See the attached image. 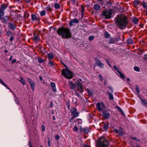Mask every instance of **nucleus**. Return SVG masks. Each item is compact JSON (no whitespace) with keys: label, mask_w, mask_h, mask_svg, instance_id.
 <instances>
[{"label":"nucleus","mask_w":147,"mask_h":147,"mask_svg":"<svg viewBox=\"0 0 147 147\" xmlns=\"http://www.w3.org/2000/svg\"><path fill=\"white\" fill-rule=\"evenodd\" d=\"M127 42L129 44H132L133 43L132 40L131 38H129L127 40Z\"/></svg>","instance_id":"nucleus-44"},{"label":"nucleus","mask_w":147,"mask_h":147,"mask_svg":"<svg viewBox=\"0 0 147 147\" xmlns=\"http://www.w3.org/2000/svg\"><path fill=\"white\" fill-rule=\"evenodd\" d=\"M136 88V91L137 92V93L138 94H139L140 93V89L138 87V86H137L136 85L135 86Z\"/></svg>","instance_id":"nucleus-37"},{"label":"nucleus","mask_w":147,"mask_h":147,"mask_svg":"<svg viewBox=\"0 0 147 147\" xmlns=\"http://www.w3.org/2000/svg\"><path fill=\"white\" fill-rule=\"evenodd\" d=\"M67 107L68 109H69L70 106L69 103H67Z\"/></svg>","instance_id":"nucleus-62"},{"label":"nucleus","mask_w":147,"mask_h":147,"mask_svg":"<svg viewBox=\"0 0 147 147\" xmlns=\"http://www.w3.org/2000/svg\"><path fill=\"white\" fill-rule=\"evenodd\" d=\"M38 61L40 63H42L44 61V60H43V59H40V58H38Z\"/></svg>","instance_id":"nucleus-51"},{"label":"nucleus","mask_w":147,"mask_h":147,"mask_svg":"<svg viewBox=\"0 0 147 147\" xmlns=\"http://www.w3.org/2000/svg\"><path fill=\"white\" fill-rule=\"evenodd\" d=\"M93 8L95 10H98L100 9V5L97 4L93 6Z\"/></svg>","instance_id":"nucleus-17"},{"label":"nucleus","mask_w":147,"mask_h":147,"mask_svg":"<svg viewBox=\"0 0 147 147\" xmlns=\"http://www.w3.org/2000/svg\"><path fill=\"white\" fill-rule=\"evenodd\" d=\"M20 78H21V80H20L19 81L20 82H21L23 85H25V81L24 80V79H23L21 77Z\"/></svg>","instance_id":"nucleus-38"},{"label":"nucleus","mask_w":147,"mask_h":147,"mask_svg":"<svg viewBox=\"0 0 147 147\" xmlns=\"http://www.w3.org/2000/svg\"><path fill=\"white\" fill-rule=\"evenodd\" d=\"M138 21V18L136 17H134L133 19V23L135 24H136Z\"/></svg>","instance_id":"nucleus-21"},{"label":"nucleus","mask_w":147,"mask_h":147,"mask_svg":"<svg viewBox=\"0 0 147 147\" xmlns=\"http://www.w3.org/2000/svg\"><path fill=\"white\" fill-rule=\"evenodd\" d=\"M109 43H114L115 42V39L113 38H111L109 41Z\"/></svg>","instance_id":"nucleus-28"},{"label":"nucleus","mask_w":147,"mask_h":147,"mask_svg":"<svg viewBox=\"0 0 147 147\" xmlns=\"http://www.w3.org/2000/svg\"><path fill=\"white\" fill-rule=\"evenodd\" d=\"M69 85L70 88L71 89L74 90V88L76 87V82L75 83V84H74L71 81L69 82Z\"/></svg>","instance_id":"nucleus-11"},{"label":"nucleus","mask_w":147,"mask_h":147,"mask_svg":"<svg viewBox=\"0 0 147 147\" xmlns=\"http://www.w3.org/2000/svg\"><path fill=\"white\" fill-rule=\"evenodd\" d=\"M32 39L33 40L35 41H38L39 40L40 38L38 34L34 33L33 37Z\"/></svg>","instance_id":"nucleus-12"},{"label":"nucleus","mask_w":147,"mask_h":147,"mask_svg":"<svg viewBox=\"0 0 147 147\" xmlns=\"http://www.w3.org/2000/svg\"><path fill=\"white\" fill-rule=\"evenodd\" d=\"M48 56L49 58L51 59H52L54 57L53 54L51 53H48Z\"/></svg>","instance_id":"nucleus-32"},{"label":"nucleus","mask_w":147,"mask_h":147,"mask_svg":"<svg viewBox=\"0 0 147 147\" xmlns=\"http://www.w3.org/2000/svg\"><path fill=\"white\" fill-rule=\"evenodd\" d=\"M45 10L47 11H50L51 10V8L48 6L45 8Z\"/></svg>","instance_id":"nucleus-46"},{"label":"nucleus","mask_w":147,"mask_h":147,"mask_svg":"<svg viewBox=\"0 0 147 147\" xmlns=\"http://www.w3.org/2000/svg\"><path fill=\"white\" fill-rule=\"evenodd\" d=\"M1 20L3 21V22H8L9 21V19L8 17L7 16H4L3 18L2 17V19Z\"/></svg>","instance_id":"nucleus-13"},{"label":"nucleus","mask_w":147,"mask_h":147,"mask_svg":"<svg viewBox=\"0 0 147 147\" xmlns=\"http://www.w3.org/2000/svg\"><path fill=\"white\" fill-rule=\"evenodd\" d=\"M142 5L144 8H146L147 7V6L145 3L143 2V3Z\"/></svg>","instance_id":"nucleus-54"},{"label":"nucleus","mask_w":147,"mask_h":147,"mask_svg":"<svg viewBox=\"0 0 147 147\" xmlns=\"http://www.w3.org/2000/svg\"><path fill=\"white\" fill-rule=\"evenodd\" d=\"M131 138L133 140H138V141H139V140L136 137H131Z\"/></svg>","instance_id":"nucleus-53"},{"label":"nucleus","mask_w":147,"mask_h":147,"mask_svg":"<svg viewBox=\"0 0 147 147\" xmlns=\"http://www.w3.org/2000/svg\"><path fill=\"white\" fill-rule=\"evenodd\" d=\"M109 140L104 137H100L98 138L97 141L96 146L97 147H108Z\"/></svg>","instance_id":"nucleus-4"},{"label":"nucleus","mask_w":147,"mask_h":147,"mask_svg":"<svg viewBox=\"0 0 147 147\" xmlns=\"http://www.w3.org/2000/svg\"><path fill=\"white\" fill-rule=\"evenodd\" d=\"M16 27V26L12 22H9L8 23V27L10 29L13 30Z\"/></svg>","instance_id":"nucleus-9"},{"label":"nucleus","mask_w":147,"mask_h":147,"mask_svg":"<svg viewBox=\"0 0 147 147\" xmlns=\"http://www.w3.org/2000/svg\"><path fill=\"white\" fill-rule=\"evenodd\" d=\"M99 79L101 81H102L103 78L102 76L101 75V74L99 75Z\"/></svg>","instance_id":"nucleus-52"},{"label":"nucleus","mask_w":147,"mask_h":147,"mask_svg":"<svg viewBox=\"0 0 147 147\" xmlns=\"http://www.w3.org/2000/svg\"><path fill=\"white\" fill-rule=\"evenodd\" d=\"M115 19V24L120 30L125 28L129 23L127 17L124 15H120Z\"/></svg>","instance_id":"nucleus-1"},{"label":"nucleus","mask_w":147,"mask_h":147,"mask_svg":"<svg viewBox=\"0 0 147 147\" xmlns=\"http://www.w3.org/2000/svg\"><path fill=\"white\" fill-rule=\"evenodd\" d=\"M140 99L142 101V103L143 105H147V101L145 99H143L142 98L140 97H139Z\"/></svg>","instance_id":"nucleus-20"},{"label":"nucleus","mask_w":147,"mask_h":147,"mask_svg":"<svg viewBox=\"0 0 147 147\" xmlns=\"http://www.w3.org/2000/svg\"><path fill=\"white\" fill-rule=\"evenodd\" d=\"M109 123H105L103 126V128L106 131L109 127Z\"/></svg>","instance_id":"nucleus-14"},{"label":"nucleus","mask_w":147,"mask_h":147,"mask_svg":"<svg viewBox=\"0 0 147 147\" xmlns=\"http://www.w3.org/2000/svg\"><path fill=\"white\" fill-rule=\"evenodd\" d=\"M108 88L111 91V92H113V90L111 86H109L108 87Z\"/></svg>","instance_id":"nucleus-49"},{"label":"nucleus","mask_w":147,"mask_h":147,"mask_svg":"<svg viewBox=\"0 0 147 147\" xmlns=\"http://www.w3.org/2000/svg\"><path fill=\"white\" fill-rule=\"evenodd\" d=\"M7 6L5 4H3L1 5L0 9H2L3 10H5L7 8Z\"/></svg>","instance_id":"nucleus-22"},{"label":"nucleus","mask_w":147,"mask_h":147,"mask_svg":"<svg viewBox=\"0 0 147 147\" xmlns=\"http://www.w3.org/2000/svg\"><path fill=\"white\" fill-rule=\"evenodd\" d=\"M76 87H77L78 90L81 92H83V88L81 82H80L78 80L76 82Z\"/></svg>","instance_id":"nucleus-7"},{"label":"nucleus","mask_w":147,"mask_h":147,"mask_svg":"<svg viewBox=\"0 0 147 147\" xmlns=\"http://www.w3.org/2000/svg\"><path fill=\"white\" fill-rule=\"evenodd\" d=\"M31 18L32 20L34 21H37L39 20V19L36 16L35 14L31 15Z\"/></svg>","instance_id":"nucleus-15"},{"label":"nucleus","mask_w":147,"mask_h":147,"mask_svg":"<svg viewBox=\"0 0 147 147\" xmlns=\"http://www.w3.org/2000/svg\"><path fill=\"white\" fill-rule=\"evenodd\" d=\"M95 62L94 65L95 67L98 66L100 67L101 68L104 67V64L97 58H95Z\"/></svg>","instance_id":"nucleus-6"},{"label":"nucleus","mask_w":147,"mask_h":147,"mask_svg":"<svg viewBox=\"0 0 147 147\" xmlns=\"http://www.w3.org/2000/svg\"><path fill=\"white\" fill-rule=\"evenodd\" d=\"M16 59H14L12 60L11 63V64H14L16 62Z\"/></svg>","instance_id":"nucleus-55"},{"label":"nucleus","mask_w":147,"mask_h":147,"mask_svg":"<svg viewBox=\"0 0 147 147\" xmlns=\"http://www.w3.org/2000/svg\"><path fill=\"white\" fill-rule=\"evenodd\" d=\"M13 34V33L10 30L7 31L6 34V35H7L8 37H9L10 36H11Z\"/></svg>","instance_id":"nucleus-19"},{"label":"nucleus","mask_w":147,"mask_h":147,"mask_svg":"<svg viewBox=\"0 0 147 147\" xmlns=\"http://www.w3.org/2000/svg\"><path fill=\"white\" fill-rule=\"evenodd\" d=\"M105 61H106V62L107 63H108V65L110 66L111 67V65L109 63V60L107 59H105Z\"/></svg>","instance_id":"nucleus-57"},{"label":"nucleus","mask_w":147,"mask_h":147,"mask_svg":"<svg viewBox=\"0 0 147 147\" xmlns=\"http://www.w3.org/2000/svg\"><path fill=\"white\" fill-rule=\"evenodd\" d=\"M73 117L74 118L77 117L79 115V112L78 111H76L73 114Z\"/></svg>","instance_id":"nucleus-29"},{"label":"nucleus","mask_w":147,"mask_h":147,"mask_svg":"<svg viewBox=\"0 0 147 147\" xmlns=\"http://www.w3.org/2000/svg\"><path fill=\"white\" fill-rule=\"evenodd\" d=\"M61 62L65 68V69H63L62 71V75L67 79H71L72 78L74 77L73 74L64 63L61 61Z\"/></svg>","instance_id":"nucleus-3"},{"label":"nucleus","mask_w":147,"mask_h":147,"mask_svg":"<svg viewBox=\"0 0 147 147\" xmlns=\"http://www.w3.org/2000/svg\"><path fill=\"white\" fill-rule=\"evenodd\" d=\"M50 32L51 33L53 34V33H54V31L55 30V28H53L52 27H51L50 28Z\"/></svg>","instance_id":"nucleus-24"},{"label":"nucleus","mask_w":147,"mask_h":147,"mask_svg":"<svg viewBox=\"0 0 147 147\" xmlns=\"http://www.w3.org/2000/svg\"><path fill=\"white\" fill-rule=\"evenodd\" d=\"M87 90L89 95L90 96H92L93 95V91L92 90H89L88 88L87 89Z\"/></svg>","instance_id":"nucleus-30"},{"label":"nucleus","mask_w":147,"mask_h":147,"mask_svg":"<svg viewBox=\"0 0 147 147\" xmlns=\"http://www.w3.org/2000/svg\"><path fill=\"white\" fill-rule=\"evenodd\" d=\"M42 130L43 131H45V127L44 125H42L41 127Z\"/></svg>","instance_id":"nucleus-50"},{"label":"nucleus","mask_w":147,"mask_h":147,"mask_svg":"<svg viewBox=\"0 0 147 147\" xmlns=\"http://www.w3.org/2000/svg\"><path fill=\"white\" fill-rule=\"evenodd\" d=\"M113 11L111 9L108 10L105 9L102 12V16L106 19H110L111 18V15L113 13Z\"/></svg>","instance_id":"nucleus-5"},{"label":"nucleus","mask_w":147,"mask_h":147,"mask_svg":"<svg viewBox=\"0 0 147 147\" xmlns=\"http://www.w3.org/2000/svg\"><path fill=\"white\" fill-rule=\"evenodd\" d=\"M113 68L116 70L117 72H118V71H119L118 69L116 67V66L115 65L113 66Z\"/></svg>","instance_id":"nucleus-56"},{"label":"nucleus","mask_w":147,"mask_h":147,"mask_svg":"<svg viewBox=\"0 0 147 147\" xmlns=\"http://www.w3.org/2000/svg\"><path fill=\"white\" fill-rule=\"evenodd\" d=\"M96 105L98 107H100L101 106L100 103L99 102H97L96 104Z\"/></svg>","instance_id":"nucleus-59"},{"label":"nucleus","mask_w":147,"mask_h":147,"mask_svg":"<svg viewBox=\"0 0 147 147\" xmlns=\"http://www.w3.org/2000/svg\"><path fill=\"white\" fill-rule=\"evenodd\" d=\"M119 131H123V129L121 127H120V126L119 127Z\"/></svg>","instance_id":"nucleus-58"},{"label":"nucleus","mask_w":147,"mask_h":147,"mask_svg":"<svg viewBox=\"0 0 147 147\" xmlns=\"http://www.w3.org/2000/svg\"><path fill=\"white\" fill-rule=\"evenodd\" d=\"M0 83L3 85L7 89L10 90L11 89L6 84L3 82V81L0 78Z\"/></svg>","instance_id":"nucleus-16"},{"label":"nucleus","mask_w":147,"mask_h":147,"mask_svg":"<svg viewBox=\"0 0 147 147\" xmlns=\"http://www.w3.org/2000/svg\"><path fill=\"white\" fill-rule=\"evenodd\" d=\"M105 38H108L110 37V35L107 32H105Z\"/></svg>","instance_id":"nucleus-26"},{"label":"nucleus","mask_w":147,"mask_h":147,"mask_svg":"<svg viewBox=\"0 0 147 147\" xmlns=\"http://www.w3.org/2000/svg\"><path fill=\"white\" fill-rule=\"evenodd\" d=\"M94 38V36H90L89 37L88 39L90 41H92Z\"/></svg>","instance_id":"nucleus-45"},{"label":"nucleus","mask_w":147,"mask_h":147,"mask_svg":"<svg viewBox=\"0 0 147 147\" xmlns=\"http://www.w3.org/2000/svg\"><path fill=\"white\" fill-rule=\"evenodd\" d=\"M73 131L75 132H77L78 131V128L76 126L73 128Z\"/></svg>","instance_id":"nucleus-48"},{"label":"nucleus","mask_w":147,"mask_h":147,"mask_svg":"<svg viewBox=\"0 0 147 147\" xmlns=\"http://www.w3.org/2000/svg\"><path fill=\"white\" fill-rule=\"evenodd\" d=\"M82 8L81 13L82 15H83L84 11V6L83 5L81 6Z\"/></svg>","instance_id":"nucleus-42"},{"label":"nucleus","mask_w":147,"mask_h":147,"mask_svg":"<svg viewBox=\"0 0 147 147\" xmlns=\"http://www.w3.org/2000/svg\"><path fill=\"white\" fill-rule=\"evenodd\" d=\"M134 70L136 71H140V68L137 66H135L134 67Z\"/></svg>","instance_id":"nucleus-40"},{"label":"nucleus","mask_w":147,"mask_h":147,"mask_svg":"<svg viewBox=\"0 0 147 147\" xmlns=\"http://www.w3.org/2000/svg\"><path fill=\"white\" fill-rule=\"evenodd\" d=\"M119 134L120 135H123V131H119Z\"/></svg>","instance_id":"nucleus-60"},{"label":"nucleus","mask_w":147,"mask_h":147,"mask_svg":"<svg viewBox=\"0 0 147 147\" xmlns=\"http://www.w3.org/2000/svg\"><path fill=\"white\" fill-rule=\"evenodd\" d=\"M84 133L86 134H87L89 132V130L88 128L85 127L83 130Z\"/></svg>","instance_id":"nucleus-31"},{"label":"nucleus","mask_w":147,"mask_h":147,"mask_svg":"<svg viewBox=\"0 0 147 147\" xmlns=\"http://www.w3.org/2000/svg\"><path fill=\"white\" fill-rule=\"evenodd\" d=\"M118 73L120 75V76L121 78L123 79L125 78V77L124 75L120 71H118Z\"/></svg>","instance_id":"nucleus-34"},{"label":"nucleus","mask_w":147,"mask_h":147,"mask_svg":"<svg viewBox=\"0 0 147 147\" xmlns=\"http://www.w3.org/2000/svg\"><path fill=\"white\" fill-rule=\"evenodd\" d=\"M60 7V5L58 3H56V9H59Z\"/></svg>","instance_id":"nucleus-47"},{"label":"nucleus","mask_w":147,"mask_h":147,"mask_svg":"<svg viewBox=\"0 0 147 147\" xmlns=\"http://www.w3.org/2000/svg\"><path fill=\"white\" fill-rule=\"evenodd\" d=\"M115 107H116V108H117V109H118V110L119 111L121 112V113H122L123 115H124V114L123 112L122 111V109H121V108L120 107H118V106H115Z\"/></svg>","instance_id":"nucleus-35"},{"label":"nucleus","mask_w":147,"mask_h":147,"mask_svg":"<svg viewBox=\"0 0 147 147\" xmlns=\"http://www.w3.org/2000/svg\"><path fill=\"white\" fill-rule=\"evenodd\" d=\"M46 12L45 10H43L40 13V15L41 16H45L46 14Z\"/></svg>","instance_id":"nucleus-36"},{"label":"nucleus","mask_w":147,"mask_h":147,"mask_svg":"<svg viewBox=\"0 0 147 147\" xmlns=\"http://www.w3.org/2000/svg\"><path fill=\"white\" fill-rule=\"evenodd\" d=\"M54 65V64L51 61H50L48 63V65L50 66H52Z\"/></svg>","instance_id":"nucleus-41"},{"label":"nucleus","mask_w":147,"mask_h":147,"mask_svg":"<svg viewBox=\"0 0 147 147\" xmlns=\"http://www.w3.org/2000/svg\"><path fill=\"white\" fill-rule=\"evenodd\" d=\"M103 116L106 119L109 118L110 117V114L109 113H107L106 111H103Z\"/></svg>","instance_id":"nucleus-10"},{"label":"nucleus","mask_w":147,"mask_h":147,"mask_svg":"<svg viewBox=\"0 0 147 147\" xmlns=\"http://www.w3.org/2000/svg\"><path fill=\"white\" fill-rule=\"evenodd\" d=\"M57 32L58 34L63 38H69L72 37L70 30L67 28H64L62 27L59 28Z\"/></svg>","instance_id":"nucleus-2"},{"label":"nucleus","mask_w":147,"mask_h":147,"mask_svg":"<svg viewBox=\"0 0 147 147\" xmlns=\"http://www.w3.org/2000/svg\"><path fill=\"white\" fill-rule=\"evenodd\" d=\"M15 37V36L14 34L11 36L9 40L10 42H12V41H13L14 40Z\"/></svg>","instance_id":"nucleus-27"},{"label":"nucleus","mask_w":147,"mask_h":147,"mask_svg":"<svg viewBox=\"0 0 147 147\" xmlns=\"http://www.w3.org/2000/svg\"><path fill=\"white\" fill-rule=\"evenodd\" d=\"M72 20L74 23H78L79 22L78 20L76 19H74Z\"/></svg>","instance_id":"nucleus-43"},{"label":"nucleus","mask_w":147,"mask_h":147,"mask_svg":"<svg viewBox=\"0 0 147 147\" xmlns=\"http://www.w3.org/2000/svg\"><path fill=\"white\" fill-rule=\"evenodd\" d=\"M28 82L31 87V89L32 91L34 90V88L35 87V84L33 81H32L31 79L28 78H27Z\"/></svg>","instance_id":"nucleus-8"},{"label":"nucleus","mask_w":147,"mask_h":147,"mask_svg":"<svg viewBox=\"0 0 147 147\" xmlns=\"http://www.w3.org/2000/svg\"><path fill=\"white\" fill-rule=\"evenodd\" d=\"M4 14V13L3 11V10H2V9H0V20L2 19V16H3Z\"/></svg>","instance_id":"nucleus-23"},{"label":"nucleus","mask_w":147,"mask_h":147,"mask_svg":"<svg viewBox=\"0 0 147 147\" xmlns=\"http://www.w3.org/2000/svg\"><path fill=\"white\" fill-rule=\"evenodd\" d=\"M107 94L108 95L109 98L110 100H113L114 98L113 95L109 91H107Z\"/></svg>","instance_id":"nucleus-18"},{"label":"nucleus","mask_w":147,"mask_h":147,"mask_svg":"<svg viewBox=\"0 0 147 147\" xmlns=\"http://www.w3.org/2000/svg\"><path fill=\"white\" fill-rule=\"evenodd\" d=\"M31 0H24V1L26 3H29Z\"/></svg>","instance_id":"nucleus-63"},{"label":"nucleus","mask_w":147,"mask_h":147,"mask_svg":"<svg viewBox=\"0 0 147 147\" xmlns=\"http://www.w3.org/2000/svg\"><path fill=\"white\" fill-rule=\"evenodd\" d=\"M144 58L145 60L147 61V54L144 55Z\"/></svg>","instance_id":"nucleus-64"},{"label":"nucleus","mask_w":147,"mask_h":147,"mask_svg":"<svg viewBox=\"0 0 147 147\" xmlns=\"http://www.w3.org/2000/svg\"><path fill=\"white\" fill-rule=\"evenodd\" d=\"M134 4L135 5H138L139 4V1L138 0H135L134 2Z\"/></svg>","instance_id":"nucleus-39"},{"label":"nucleus","mask_w":147,"mask_h":147,"mask_svg":"<svg viewBox=\"0 0 147 147\" xmlns=\"http://www.w3.org/2000/svg\"><path fill=\"white\" fill-rule=\"evenodd\" d=\"M77 111V109L76 108H72L71 109V114L74 113Z\"/></svg>","instance_id":"nucleus-33"},{"label":"nucleus","mask_w":147,"mask_h":147,"mask_svg":"<svg viewBox=\"0 0 147 147\" xmlns=\"http://www.w3.org/2000/svg\"><path fill=\"white\" fill-rule=\"evenodd\" d=\"M51 84L53 90L55 92V84L53 82H51Z\"/></svg>","instance_id":"nucleus-25"},{"label":"nucleus","mask_w":147,"mask_h":147,"mask_svg":"<svg viewBox=\"0 0 147 147\" xmlns=\"http://www.w3.org/2000/svg\"><path fill=\"white\" fill-rule=\"evenodd\" d=\"M73 23V22H72V20H71V21L69 23V25L70 26H72Z\"/></svg>","instance_id":"nucleus-61"}]
</instances>
